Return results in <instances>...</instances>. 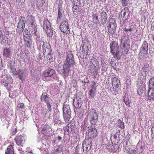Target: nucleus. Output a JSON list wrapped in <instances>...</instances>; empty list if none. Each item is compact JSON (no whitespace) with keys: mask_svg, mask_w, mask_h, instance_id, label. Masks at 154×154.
<instances>
[{"mask_svg":"<svg viewBox=\"0 0 154 154\" xmlns=\"http://www.w3.org/2000/svg\"><path fill=\"white\" fill-rule=\"evenodd\" d=\"M133 29V28L131 26L129 28H125L124 31L126 32H131L132 31Z\"/></svg>","mask_w":154,"mask_h":154,"instance_id":"obj_46","label":"nucleus"},{"mask_svg":"<svg viewBox=\"0 0 154 154\" xmlns=\"http://www.w3.org/2000/svg\"><path fill=\"white\" fill-rule=\"evenodd\" d=\"M126 0H123L122 1V4L123 6H125L127 5V3H126Z\"/></svg>","mask_w":154,"mask_h":154,"instance_id":"obj_54","label":"nucleus"},{"mask_svg":"<svg viewBox=\"0 0 154 154\" xmlns=\"http://www.w3.org/2000/svg\"><path fill=\"white\" fill-rule=\"evenodd\" d=\"M93 84L92 85H91V89H96V83L94 82L93 81Z\"/></svg>","mask_w":154,"mask_h":154,"instance_id":"obj_50","label":"nucleus"},{"mask_svg":"<svg viewBox=\"0 0 154 154\" xmlns=\"http://www.w3.org/2000/svg\"><path fill=\"white\" fill-rule=\"evenodd\" d=\"M25 25L18 23L17 28V33H20L23 31Z\"/></svg>","mask_w":154,"mask_h":154,"instance_id":"obj_29","label":"nucleus"},{"mask_svg":"<svg viewBox=\"0 0 154 154\" xmlns=\"http://www.w3.org/2000/svg\"><path fill=\"white\" fill-rule=\"evenodd\" d=\"M57 138H58V140H59V141H60V140H61L62 139V137H61L60 136H58V137Z\"/></svg>","mask_w":154,"mask_h":154,"instance_id":"obj_59","label":"nucleus"},{"mask_svg":"<svg viewBox=\"0 0 154 154\" xmlns=\"http://www.w3.org/2000/svg\"><path fill=\"white\" fill-rule=\"evenodd\" d=\"M137 146L138 147L137 150L139 151V153H142L144 150L145 146L142 145H138Z\"/></svg>","mask_w":154,"mask_h":154,"instance_id":"obj_44","label":"nucleus"},{"mask_svg":"<svg viewBox=\"0 0 154 154\" xmlns=\"http://www.w3.org/2000/svg\"><path fill=\"white\" fill-rule=\"evenodd\" d=\"M147 99L150 101L154 100V89H148L147 92Z\"/></svg>","mask_w":154,"mask_h":154,"instance_id":"obj_18","label":"nucleus"},{"mask_svg":"<svg viewBox=\"0 0 154 154\" xmlns=\"http://www.w3.org/2000/svg\"><path fill=\"white\" fill-rule=\"evenodd\" d=\"M42 52L44 56L46 54L52 52L51 45L48 42H44L42 45Z\"/></svg>","mask_w":154,"mask_h":154,"instance_id":"obj_12","label":"nucleus"},{"mask_svg":"<svg viewBox=\"0 0 154 154\" xmlns=\"http://www.w3.org/2000/svg\"><path fill=\"white\" fill-rule=\"evenodd\" d=\"M110 52L114 57H116L118 59H120L121 57V55L119 54V48L117 42L114 41H112L110 43Z\"/></svg>","mask_w":154,"mask_h":154,"instance_id":"obj_4","label":"nucleus"},{"mask_svg":"<svg viewBox=\"0 0 154 154\" xmlns=\"http://www.w3.org/2000/svg\"><path fill=\"white\" fill-rule=\"evenodd\" d=\"M29 32L27 29H25L24 30V31L23 32V36L25 37V35H27L29 34Z\"/></svg>","mask_w":154,"mask_h":154,"instance_id":"obj_47","label":"nucleus"},{"mask_svg":"<svg viewBox=\"0 0 154 154\" xmlns=\"http://www.w3.org/2000/svg\"><path fill=\"white\" fill-rule=\"evenodd\" d=\"M60 28L61 31L64 33L69 34L70 33L69 25L67 21L63 20L61 22Z\"/></svg>","mask_w":154,"mask_h":154,"instance_id":"obj_8","label":"nucleus"},{"mask_svg":"<svg viewBox=\"0 0 154 154\" xmlns=\"http://www.w3.org/2000/svg\"><path fill=\"white\" fill-rule=\"evenodd\" d=\"M125 152H126L128 154H136L137 151L135 149H131L130 148L127 146L125 147Z\"/></svg>","mask_w":154,"mask_h":154,"instance_id":"obj_28","label":"nucleus"},{"mask_svg":"<svg viewBox=\"0 0 154 154\" xmlns=\"http://www.w3.org/2000/svg\"><path fill=\"white\" fill-rule=\"evenodd\" d=\"M148 54V51L140 50V51L138 55L140 59H144L146 57V56Z\"/></svg>","mask_w":154,"mask_h":154,"instance_id":"obj_24","label":"nucleus"},{"mask_svg":"<svg viewBox=\"0 0 154 154\" xmlns=\"http://www.w3.org/2000/svg\"><path fill=\"white\" fill-rule=\"evenodd\" d=\"M129 97H130L128 96V94L126 93L123 97V101L127 106L129 107H130V103L131 102V100Z\"/></svg>","mask_w":154,"mask_h":154,"instance_id":"obj_21","label":"nucleus"},{"mask_svg":"<svg viewBox=\"0 0 154 154\" xmlns=\"http://www.w3.org/2000/svg\"><path fill=\"white\" fill-rule=\"evenodd\" d=\"M63 17V15L61 13L60 11V8L58 9V17H57V20L58 21H60L62 19Z\"/></svg>","mask_w":154,"mask_h":154,"instance_id":"obj_40","label":"nucleus"},{"mask_svg":"<svg viewBox=\"0 0 154 154\" xmlns=\"http://www.w3.org/2000/svg\"><path fill=\"white\" fill-rule=\"evenodd\" d=\"M96 89H91L89 91L88 93L89 95H90L92 97L94 98L96 95L95 91Z\"/></svg>","mask_w":154,"mask_h":154,"instance_id":"obj_37","label":"nucleus"},{"mask_svg":"<svg viewBox=\"0 0 154 154\" xmlns=\"http://www.w3.org/2000/svg\"><path fill=\"white\" fill-rule=\"evenodd\" d=\"M82 100L81 99L76 97V99L74 98L73 100V104L74 107L76 109L80 108L82 105Z\"/></svg>","mask_w":154,"mask_h":154,"instance_id":"obj_19","label":"nucleus"},{"mask_svg":"<svg viewBox=\"0 0 154 154\" xmlns=\"http://www.w3.org/2000/svg\"><path fill=\"white\" fill-rule=\"evenodd\" d=\"M42 56L41 55V53H39L38 54V60L37 61L38 62L40 60H41L42 59Z\"/></svg>","mask_w":154,"mask_h":154,"instance_id":"obj_53","label":"nucleus"},{"mask_svg":"<svg viewBox=\"0 0 154 154\" xmlns=\"http://www.w3.org/2000/svg\"><path fill=\"white\" fill-rule=\"evenodd\" d=\"M89 121L91 125H95L98 121V114L96 110L92 109L88 114L87 116Z\"/></svg>","mask_w":154,"mask_h":154,"instance_id":"obj_5","label":"nucleus"},{"mask_svg":"<svg viewBox=\"0 0 154 154\" xmlns=\"http://www.w3.org/2000/svg\"><path fill=\"white\" fill-rule=\"evenodd\" d=\"M70 109V108L69 105L66 106H66L63 105V114H68L69 110Z\"/></svg>","mask_w":154,"mask_h":154,"instance_id":"obj_33","label":"nucleus"},{"mask_svg":"<svg viewBox=\"0 0 154 154\" xmlns=\"http://www.w3.org/2000/svg\"><path fill=\"white\" fill-rule=\"evenodd\" d=\"M26 21V20L25 17H24L21 16L20 18L18 23H20L21 24L25 25Z\"/></svg>","mask_w":154,"mask_h":154,"instance_id":"obj_39","label":"nucleus"},{"mask_svg":"<svg viewBox=\"0 0 154 154\" xmlns=\"http://www.w3.org/2000/svg\"><path fill=\"white\" fill-rule=\"evenodd\" d=\"M47 103V106L50 112H51V106L50 104V102H47L46 103Z\"/></svg>","mask_w":154,"mask_h":154,"instance_id":"obj_49","label":"nucleus"},{"mask_svg":"<svg viewBox=\"0 0 154 154\" xmlns=\"http://www.w3.org/2000/svg\"><path fill=\"white\" fill-rule=\"evenodd\" d=\"M63 117L65 122H68L70 119V116L68 114H63Z\"/></svg>","mask_w":154,"mask_h":154,"instance_id":"obj_42","label":"nucleus"},{"mask_svg":"<svg viewBox=\"0 0 154 154\" xmlns=\"http://www.w3.org/2000/svg\"><path fill=\"white\" fill-rule=\"evenodd\" d=\"M129 143V141L128 140V141H127L126 142V143H125L126 145H128V143Z\"/></svg>","mask_w":154,"mask_h":154,"instance_id":"obj_60","label":"nucleus"},{"mask_svg":"<svg viewBox=\"0 0 154 154\" xmlns=\"http://www.w3.org/2000/svg\"><path fill=\"white\" fill-rule=\"evenodd\" d=\"M121 43L123 44L128 43V42L129 40V38L128 36H123L121 37Z\"/></svg>","mask_w":154,"mask_h":154,"instance_id":"obj_30","label":"nucleus"},{"mask_svg":"<svg viewBox=\"0 0 154 154\" xmlns=\"http://www.w3.org/2000/svg\"><path fill=\"white\" fill-rule=\"evenodd\" d=\"M102 69L101 70L102 71H106L107 70L108 67V66L106 64V63L104 61L102 62Z\"/></svg>","mask_w":154,"mask_h":154,"instance_id":"obj_36","label":"nucleus"},{"mask_svg":"<svg viewBox=\"0 0 154 154\" xmlns=\"http://www.w3.org/2000/svg\"><path fill=\"white\" fill-rule=\"evenodd\" d=\"M112 85V86L116 88H117L120 85V80L114 75H112L111 78Z\"/></svg>","mask_w":154,"mask_h":154,"instance_id":"obj_17","label":"nucleus"},{"mask_svg":"<svg viewBox=\"0 0 154 154\" xmlns=\"http://www.w3.org/2000/svg\"><path fill=\"white\" fill-rule=\"evenodd\" d=\"M110 147L111 150V151H112L113 152H116L117 151L118 149L117 146L116 145H111L110 146Z\"/></svg>","mask_w":154,"mask_h":154,"instance_id":"obj_43","label":"nucleus"},{"mask_svg":"<svg viewBox=\"0 0 154 154\" xmlns=\"http://www.w3.org/2000/svg\"><path fill=\"white\" fill-rule=\"evenodd\" d=\"M129 11L127 8H125L123 9L120 12V17L122 18L123 20H126L127 19L128 15H126L128 11Z\"/></svg>","mask_w":154,"mask_h":154,"instance_id":"obj_20","label":"nucleus"},{"mask_svg":"<svg viewBox=\"0 0 154 154\" xmlns=\"http://www.w3.org/2000/svg\"><path fill=\"white\" fill-rule=\"evenodd\" d=\"M17 133V129L15 128L13 130L12 132V134L13 135H14Z\"/></svg>","mask_w":154,"mask_h":154,"instance_id":"obj_52","label":"nucleus"},{"mask_svg":"<svg viewBox=\"0 0 154 154\" xmlns=\"http://www.w3.org/2000/svg\"><path fill=\"white\" fill-rule=\"evenodd\" d=\"M63 148L61 146H58L55 147V151L58 153L61 152H62Z\"/></svg>","mask_w":154,"mask_h":154,"instance_id":"obj_38","label":"nucleus"},{"mask_svg":"<svg viewBox=\"0 0 154 154\" xmlns=\"http://www.w3.org/2000/svg\"><path fill=\"white\" fill-rule=\"evenodd\" d=\"M99 19L102 23H105L107 18V15L106 12L104 11H100Z\"/></svg>","mask_w":154,"mask_h":154,"instance_id":"obj_15","label":"nucleus"},{"mask_svg":"<svg viewBox=\"0 0 154 154\" xmlns=\"http://www.w3.org/2000/svg\"><path fill=\"white\" fill-rule=\"evenodd\" d=\"M92 19L94 23L96 24L97 23L99 22L98 16L97 14L93 13L92 15Z\"/></svg>","mask_w":154,"mask_h":154,"instance_id":"obj_34","label":"nucleus"},{"mask_svg":"<svg viewBox=\"0 0 154 154\" xmlns=\"http://www.w3.org/2000/svg\"><path fill=\"white\" fill-rule=\"evenodd\" d=\"M92 141L90 139H85L82 143V148L83 152H86L91 149Z\"/></svg>","mask_w":154,"mask_h":154,"instance_id":"obj_10","label":"nucleus"},{"mask_svg":"<svg viewBox=\"0 0 154 154\" xmlns=\"http://www.w3.org/2000/svg\"><path fill=\"white\" fill-rule=\"evenodd\" d=\"M154 89V77L151 78L149 81L148 89Z\"/></svg>","mask_w":154,"mask_h":154,"instance_id":"obj_31","label":"nucleus"},{"mask_svg":"<svg viewBox=\"0 0 154 154\" xmlns=\"http://www.w3.org/2000/svg\"><path fill=\"white\" fill-rule=\"evenodd\" d=\"M80 5H73L72 8V10L73 14H75L77 13L79 11H81L83 13L85 12V11L83 9L79 10V6Z\"/></svg>","mask_w":154,"mask_h":154,"instance_id":"obj_22","label":"nucleus"},{"mask_svg":"<svg viewBox=\"0 0 154 154\" xmlns=\"http://www.w3.org/2000/svg\"><path fill=\"white\" fill-rule=\"evenodd\" d=\"M46 56L47 60H49L50 62H51V60L52 59V52H50L49 53L47 54Z\"/></svg>","mask_w":154,"mask_h":154,"instance_id":"obj_41","label":"nucleus"},{"mask_svg":"<svg viewBox=\"0 0 154 154\" xmlns=\"http://www.w3.org/2000/svg\"><path fill=\"white\" fill-rule=\"evenodd\" d=\"M43 28L46 31L48 36L49 37H51L53 32L51 29L50 23L48 20H45L44 21Z\"/></svg>","mask_w":154,"mask_h":154,"instance_id":"obj_7","label":"nucleus"},{"mask_svg":"<svg viewBox=\"0 0 154 154\" xmlns=\"http://www.w3.org/2000/svg\"><path fill=\"white\" fill-rule=\"evenodd\" d=\"M151 130L152 132V134H153V132H154V124L152 127Z\"/></svg>","mask_w":154,"mask_h":154,"instance_id":"obj_57","label":"nucleus"},{"mask_svg":"<svg viewBox=\"0 0 154 154\" xmlns=\"http://www.w3.org/2000/svg\"><path fill=\"white\" fill-rule=\"evenodd\" d=\"M113 138V139H116L117 138V136L115 135H114L113 136H111V137L110 139H112Z\"/></svg>","mask_w":154,"mask_h":154,"instance_id":"obj_56","label":"nucleus"},{"mask_svg":"<svg viewBox=\"0 0 154 154\" xmlns=\"http://www.w3.org/2000/svg\"><path fill=\"white\" fill-rule=\"evenodd\" d=\"M91 64L89 66V70L91 73L94 77H96L98 74L99 69V63L97 60L94 58L91 61Z\"/></svg>","mask_w":154,"mask_h":154,"instance_id":"obj_3","label":"nucleus"},{"mask_svg":"<svg viewBox=\"0 0 154 154\" xmlns=\"http://www.w3.org/2000/svg\"><path fill=\"white\" fill-rule=\"evenodd\" d=\"M116 23L114 18H110L108 22V26H107L108 31L111 34H113L116 31Z\"/></svg>","mask_w":154,"mask_h":154,"instance_id":"obj_6","label":"nucleus"},{"mask_svg":"<svg viewBox=\"0 0 154 154\" xmlns=\"http://www.w3.org/2000/svg\"><path fill=\"white\" fill-rule=\"evenodd\" d=\"M26 136L24 134L18 135L14 139L15 141L18 146H23L26 140Z\"/></svg>","mask_w":154,"mask_h":154,"instance_id":"obj_9","label":"nucleus"},{"mask_svg":"<svg viewBox=\"0 0 154 154\" xmlns=\"http://www.w3.org/2000/svg\"><path fill=\"white\" fill-rule=\"evenodd\" d=\"M79 146L78 145L77 146H76V148H75V150L76 151H77V150H78L79 149Z\"/></svg>","mask_w":154,"mask_h":154,"instance_id":"obj_61","label":"nucleus"},{"mask_svg":"<svg viewBox=\"0 0 154 154\" xmlns=\"http://www.w3.org/2000/svg\"><path fill=\"white\" fill-rule=\"evenodd\" d=\"M75 64L73 55L70 51L67 53L66 59L63 65L59 64L57 69V71L59 74L63 75L65 77H67L70 71V68L73 67Z\"/></svg>","mask_w":154,"mask_h":154,"instance_id":"obj_1","label":"nucleus"},{"mask_svg":"<svg viewBox=\"0 0 154 154\" xmlns=\"http://www.w3.org/2000/svg\"><path fill=\"white\" fill-rule=\"evenodd\" d=\"M152 39L153 41H154V35H153V36L152 37Z\"/></svg>","mask_w":154,"mask_h":154,"instance_id":"obj_62","label":"nucleus"},{"mask_svg":"<svg viewBox=\"0 0 154 154\" xmlns=\"http://www.w3.org/2000/svg\"><path fill=\"white\" fill-rule=\"evenodd\" d=\"M14 149L13 146L10 145L8 146L7 150H6L5 154H14Z\"/></svg>","mask_w":154,"mask_h":154,"instance_id":"obj_27","label":"nucleus"},{"mask_svg":"<svg viewBox=\"0 0 154 154\" xmlns=\"http://www.w3.org/2000/svg\"><path fill=\"white\" fill-rule=\"evenodd\" d=\"M130 48V45L128 43H125L123 44L122 47L119 48V54H126Z\"/></svg>","mask_w":154,"mask_h":154,"instance_id":"obj_13","label":"nucleus"},{"mask_svg":"<svg viewBox=\"0 0 154 154\" xmlns=\"http://www.w3.org/2000/svg\"><path fill=\"white\" fill-rule=\"evenodd\" d=\"M30 149L29 148H27L26 149V151H28V150H29V151H28V152H29V153H30V154H32V152H31V150H30V152H29V149Z\"/></svg>","mask_w":154,"mask_h":154,"instance_id":"obj_58","label":"nucleus"},{"mask_svg":"<svg viewBox=\"0 0 154 154\" xmlns=\"http://www.w3.org/2000/svg\"><path fill=\"white\" fill-rule=\"evenodd\" d=\"M148 44L146 41H144L142 45L140 48V50L145 51H148Z\"/></svg>","mask_w":154,"mask_h":154,"instance_id":"obj_26","label":"nucleus"},{"mask_svg":"<svg viewBox=\"0 0 154 154\" xmlns=\"http://www.w3.org/2000/svg\"><path fill=\"white\" fill-rule=\"evenodd\" d=\"M72 3L73 5H80V0H73L72 1Z\"/></svg>","mask_w":154,"mask_h":154,"instance_id":"obj_45","label":"nucleus"},{"mask_svg":"<svg viewBox=\"0 0 154 154\" xmlns=\"http://www.w3.org/2000/svg\"><path fill=\"white\" fill-rule=\"evenodd\" d=\"M16 71V70L15 69H14L13 71L12 72V73L13 74V75H17V73L16 72H15V71Z\"/></svg>","mask_w":154,"mask_h":154,"instance_id":"obj_55","label":"nucleus"},{"mask_svg":"<svg viewBox=\"0 0 154 154\" xmlns=\"http://www.w3.org/2000/svg\"><path fill=\"white\" fill-rule=\"evenodd\" d=\"M41 100L44 101L45 103L48 102L49 101L48 96L43 94L42 95Z\"/></svg>","mask_w":154,"mask_h":154,"instance_id":"obj_35","label":"nucleus"},{"mask_svg":"<svg viewBox=\"0 0 154 154\" xmlns=\"http://www.w3.org/2000/svg\"><path fill=\"white\" fill-rule=\"evenodd\" d=\"M151 67L149 66V64L147 63H145L143 64L141 69L142 71L146 75L150 71L151 69Z\"/></svg>","mask_w":154,"mask_h":154,"instance_id":"obj_16","label":"nucleus"},{"mask_svg":"<svg viewBox=\"0 0 154 154\" xmlns=\"http://www.w3.org/2000/svg\"><path fill=\"white\" fill-rule=\"evenodd\" d=\"M24 106V105L23 103H20L19 104V106L18 105L17 106V109L22 108H23Z\"/></svg>","mask_w":154,"mask_h":154,"instance_id":"obj_51","label":"nucleus"},{"mask_svg":"<svg viewBox=\"0 0 154 154\" xmlns=\"http://www.w3.org/2000/svg\"><path fill=\"white\" fill-rule=\"evenodd\" d=\"M98 134V133L95 126L89 128L88 129V138L91 139H94L97 137Z\"/></svg>","mask_w":154,"mask_h":154,"instance_id":"obj_11","label":"nucleus"},{"mask_svg":"<svg viewBox=\"0 0 154 154\" xmlns=\"http://www.w3.org/2000/svg\"><path fill=\"white\" fill-rule=\"evenodd\" d=\"M90 81L89 80H88L87 82H86V83H89Z\"/></svg>","mask_w":154,"mask_h":154,"instance_id":"obj_63","label":"nucleus"},{"mask_svg":"<svg viewBox=\"0 0 154 154\" xmlns=\"http://www.w3.org/2000/svg\"><path fill=\"white\" fill-rule=\"evenodd\" d=\"M146 76V75L144 76L143 75H140V77L138 79L139 82L141 84V85H142V86H143V85L145 84Z\"/></svg>","mask_w":154,"mask_h":154,"instance_id":"obj_25","label":"nucleus"},{"mask_svg":"<svg viewBox=\"0 0 154 154\" xmlns=\"http://www.w3.org/2000/svg\"><path fill=\"white\" fill-rule=\"evenodd\" d=\"M3 55L6 57H7L11 55V51L9 48H5L3 51Z\"/></svg>","mask_w":154,"mask_h":154,"instance_id":"obj_32","label":"nucleus"},{"mask_svg":"<svg viewBox=\"0 0 154 154\" xmlns=\"http://www.w3.org/2000/svg\"><path fill=\"white\" fill-rule=\"evenodd\" d=\"M56 74L55 71L53 69L48 70H45L42 73V77L44 78L51 77L54 75Z\"/></svg>","mask_w":154,"mask_h":154,"instance_id":"obj_14","label":"nucleus"},{"mask_svg":"<svg viewBox=\"0 0 154 154\" xmlns=\"http://www.w3.org/2000/svg\"><path fill=\"white\" fill-rule=\"evenodd\" d=\"M88 79V77H86V79L87 80Z\"/></svg>","mask_w":154,"mask_h":154,"instance_id":"obj_64","label":"nucleus"},{"mask_svg":"<svg viewBox=\"0 0 154 154\" xmlns=\"http://www.w3.org/2000/svg\"><path fill=\"white\" fill-rule=\"evenodd\" d=\"M27 20L31 33L36 35V33L37 30V25L35 23V20L34 18L32 15H28L27 17Z\"/></svg>","mask_w":154,"mask_h":154,"instance_id":"obj_2","label":"nucleus"},{"mask_svg":"<svg viewBox=\"0 0 154 154\" xmlns=\"http://www.w3.org/2000/svg\"><path fill=\"white\" fill-rule=\"evenodd\" d=\"M119 121H120V124H119V126L122 128H125L124 122L120 120Z\"/></svg>","mask_w":154,"mask_h":154,"instance_id":"obj_48","label":"nucleus"},{"mask_svg":"<svg viewBox=\"0 0 154 154\" xmlns=\"http://www.w3.org/2000/svg\"><path fill=\"white\" fill-rule=\"evenodd\" d=\"M17 75L20 80L22 81L25 80L26 77L25 73L24 71L22 70L19 69L17 72Z\"/></svg>","mask_w":154,"mask_h":154,"instance_id":"obj_23","label":"nucleus"}]
</instances>
